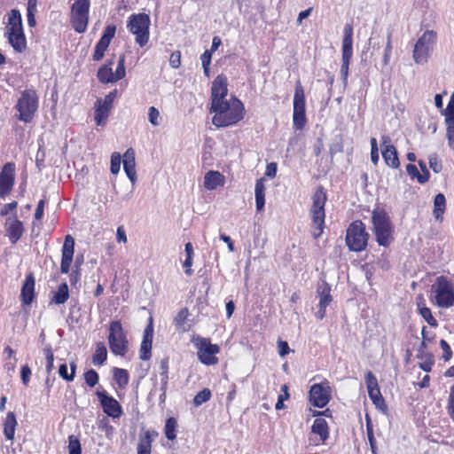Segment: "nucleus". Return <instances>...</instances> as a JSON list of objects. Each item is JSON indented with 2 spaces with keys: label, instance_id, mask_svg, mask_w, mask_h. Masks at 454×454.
Instances as JSON below:
<instances>
[{
  "label": "nucleus",
  "instance_id": "nucleus-7",
  "mask_svg": "<svg viewBox=\"0 0 454 454\" xmlns=\"http://www.w3.org/2000/svg\"><path fill=\"white\" fill-rule=\"evenodd\" d=\"M150 24V18L145 13L133 14L128 21V28L136 35V42L141 47L148 43Z\"/></svg>",
  "mask_w": 454,
  "mask_h": 454
},
{
  "label": "nucleus",
  "instance_id": "nucleus-59",
  "mask_svg": "<svg viewBox=\"0 0 454 454\" xmlns=\"http://www.w3.org/2000/svg\"><path fill=\"white\" fill-rule=\"evenodd\" d=\"M59 376H60L63 380H67V381H68V382H70V381H73V380H73V375H72L71 373H68V372H67V364H62L59 366Z\"/></svg>",
  "mask_w": 454,
  "mask_h": 454
},
{
  "label": "nucleus",
  "instance_id": "nucleus-5",
  "mask_svg": "<svg viewBox=\"0 0 454 454\" xmlns=\"http://www.w3.org/2000/svg\"><path fill=\"white\" fill-rule=\"evenodd\" d=\"M369 239L365 225L362 221H355L349 224L346 233V244L349 250L361 252L365 249Z\"/></svg>",
  "mask_w": 454,
  "mask_h": 454
},
{
  "label": "nucleus",
  "instance_id": "nucleus-37",
  "mask_svg": "<svg viewBox=\"0 0 454 454\" xmlns=\"http://www.w3.org/2000/svg\"><path fill=\"white\" fill-rule=\"evenodd\" d=\"M107 350L104 343L98 342L96 346V350L92 357V362L95 365H102L106 360Z\"/></svg>",
  "mask_w": 454,
  "mask_h": 454
},
{
  "label": "nucleus",
  "instance_id": "nucleus-64",
  "mask_svg": "<svg viewBox=\"0 0 454 454\" xmlns=\"http://www.w3.org/2000/svg\"><path fill=\"white\" fill-rule=\"evenodd\" d=\"M448 409L450 418L454 420V387L450 390Z\"/></svg>",
  "mask_w": 454,
  "mask_h": 454
},
{
  "label": "nucleus",
  "instance_id": "nucleus-40",
  "mask_svg": "<svg viewBox=\"0 0 454 454\" xmlns=\"http://www.w3.org/2000/svg\"><path fill=\"white\" fill-rule=\"evenodd\" d=\"M177 427L176 420L174 418H168L165 424V434L168 440H174L176 437V429Z\"/></svg>",
  "mask_w": 454,
  "mask_h": 454
},
{
  "label": "nucleus",
  "instance_id": "nucleus-6",
  "mask_svg": "<svg viewBox=\"0 0 454 454\" xmlns=\"http://www.w3.org/2000/svg\"><path fill=\"white\" fill-rule=\"evenodd\" d=\"M432 300L442 308H449L454 303L452 285L444 277H439L431 287Z\"/></svg>",
  "mask_w": 454,
  "mask_h": 454
},
{
  "label": "nucleus",
  "instance_id": "nucleus-55",
  "mask_svg": "<svg viewBox=\"0 0 454 454\" xmlns=\"http://www.w3.org/2000/svg\"><path fill=\"white\" fill-rule=\"evenodd\" d=\"M46 357V372L50 373L53 370L54 356L51 348H44Z\"/></svg>",
  "mask_w": 454,
  "mask_h": 454
},
{
  "label": "nucleus",
  "instance_id": "nucleus-61",
  "mask_svg": "<svg viewBox=\"0 0 454 454\" xmlns=\"http://www.w3.org/2000/svg\"><path fill=\"white\" fill-rule=\"evenodd\" d=\"M446 137L448 145L451 149H454V125H446Z\"/></svg>",
  "mask_w": 454,
  "mask_h": 454
},
{
  "label": "nucleus",
  "instance_id": "nucleus-41",
  "mask_svg": "<svg viewBox=\"0 0 454 454\" xmlns=\"http://www.w3.org/2000/svg\"><path fill=\"white\" fill-rule=\"evenodd\" d=\"M114 378L120 387H123L129 382V374L124 369L114 368Z\"/></svg>",
  "mask_w": 454,
  "mask_h": 454
},
{
  "label": "nucleus",
  "instance_id": "nucleus-13",
  "mask_svg": "<svg viewBox=\"0 0 454 454\" xmlns=\"http://www.w3.org/2000/svg\"><path fill=\"white\" fill-rule=\"evenodd\" d=\"M196 346L198 348V358L202 364L211 365L218 362V359L215 356L220 351L217 345L211 344L207 339L200 338L198 340Z\"/></svg>",
  "mask_w": 454,
  "mask_h": 454
},
{
  "label": "nucleus",
  "instance_id": "nucleus-28",
  "mask_svg": "<svg viewBox=\"0 0 454 454\" xmlns=\"http://www.w3.org/2000/svg\"><path fill=\"white\" fill-rule=\"evenodd\" d=\"M17 419L12 411H9L4 422V434L7 440L12 441L15 434Z\"/></svg>",
  "mask_w": 454,
  "mask_h": 454
},
{
  "label": "nucleus",
  "instance_id": "nucleus-30",
  "mask_svg": "<svg viewBox=\"0 0 454 454\" xmlns=\"http://www.w3.org/2000/svg\"><path fill=\"white\" fill-rule=\"evenodd\" d=\"M113 60H109V62L103 67H101L98 71V78L103 83H113L116 82V78L114 76V73L112 70L111 66L113 65Z\"/></svg>",
  "mask_w": 454,
  "mask_h": 454
},
{
  "label": "nucleus",
  "instance_id": "nucleus-11",
  "mask_svg": "<svg viewBox=\"0 0 454 454\" xmlns=\"http://www.w3.org/2000/svg\"><path fill=\"white\" fill-rule=\"evenodd\" d=\"M294 126L296 129H301L306 124L307 119L305 115V95L304 90L297 81L295 84V91L294 95Z\"/></svg>",
  "mask_w": 454,
  "mask_h": 454
},
{
  "label": "nucleus",
  "instance_id": "nucleus-26",
  "mask_svg": "<svg viewBox=\"0 0 454 454\" xmlns=\"http://www.w3.org/2000/svg\"><path fill=\"white\" fill-rule=\"evenodd\" d=\"M157 435L155 431H146L137 444V454H151L152 442Z\"/></svg>",
  "mask_w": 454,
  "mask_h": 454
},
{
  "label": "nucleus",
  "instance_id": "nucleus-36",
  "mask_svg": "<svg viewBox=\"0 0 454 454\" xmlns=\"http://www.w3.org/2000/svg\"><path fill=\"white\" fill-rule=\"evenodd\" d=\"M445 207H446V200H445V197L442 193H438L435 197H434V216L435 217V219H440L442 218V214L444 213L445 211Z\"/></svg>",
  "mask_w": 454,
  "mask_h": 454
},
{
  "label": "nucleus",
  "instance_id": "nucleus-33",
  "mask_svg": "<svg viewBox=\"0 0 454 454\" xmlns=\"http://www.w3.org/2000/svg\"><path fill=\"white\" fill-rule=\"evenodd\" d=\"M23 30L21 14L20 12L13 9L9 13L8 24L6 26V31H18Z\"/></svg>",
  "mask_w": 454,
  "mask_h": 454
},
{
  "label": "nucleus",
  "instance_id": "nucleus-48",
  "mask_svg": "<svg viewBox=\"0 0 454 454\" xmlns=\"http://www.w3.org/2000/svg\"><path fill=\"white\" fill-rule=\"evenodd\" d=\"M121 157L118 153H114L111 156V172L114 175H117L121 168Z\"/></svg>",
  "mask_w": 454,
  "mask_h": 454
},
{
  "label": "nucleus",
  "instance_id": "nucleus-44",
  "mask_svg": "<svg viewBox=\"0 0 454 454\" xmlns=\"http://www.w3.org/2000/svg\"><path fill=\"white\" fill-rule=\"evenodd\" d=\"M210 397L211 391L208 388H204L194 396L193 403L196 407L200 406L202 403L208 401Z\"/></svg>",
  "mask_w": 454,
  "mask_h": 454
},
{
  "label": "nucleus",
  "instance_id": "nucleus-16",
  "mask_svg": "<svg viewBox=\"0 0 454 454\" xmlns=\"http://www.w3.org/2000/svg\"><path fill=\"white\" fill-rule=\"evenodd\" d=\"M15 181V166L6 163L0 172V197L4 198L11 192Z\"/></svg>",
  "mask_w": 454,
  "mask_h": 454
},
{
  "label": "nucleus",
  "instance_id": "nucleus-47",
  "mask_svg": "<svg viewBox=\"0 0 454 454\" xmlns=\"http://www.w3.org/2000/svg\"><path fill=\"white\" fill-rule=\"evenodd\" d=\"M428 163H429L430 168L434 173H439L442 171V162L439 160L436 153H432L428 156Z\"/></svg>",
  "mask_w": 454,
  "mask_h": 454
},
{
  "label": "nucleus",
  "instance_id": "nucleus-32",
  "mask_svg": "<svg viewBox=\"0 0 454 454\" xmlns=\"http://www.w3.org/2000/svg\"><path fill=\"white\" fill-rule=\"evenodd\" d=\"M417 357L419 360V367L423 371L429 372L432 370V366L434 364L433 355L427 352V350H418Z\"/></svg>",
  "mask_w": 454,
  "mask_h": 454
},
{
  "label": "nucleus",
  "instance_id": "nucleus-58",
  "mask_svg": "<svg viewBox=\"0 0 454 454\" xmlns=\"http://www.w3.org/2000/svg\"><path fill=\"white\" fill-rule=\"evenodd\" d=\"M169 65L173 68H178L181 65V53L180 51H174L169 58Z\"/></svg>",
  "mask_w": 454,
  "mask_h": 454
},
{
  "label": "nucleus",
  "instance_id": "nucleus-54",
  "mask_svg": "<svg viewBox=\"0 0 454 454\" xmlns=\"http://www.w3.org/2000/svg\"><path fill=\"white\" fill-rule=\"evenodd\" d=\"M152 344L142 342L140 347L139 357L141 360L146 361L151 357Z\"/></svg>",
  "mask_w": 454,
  "mask_h": 454
},
{
  "label": "nucleus",
  "instance_id": "nucleus-29",
  "mask_svg": "<svg viewBox=\"0 0 454 454\" xmlns=\"http://www.w3.org/2000/svg\"><path fill=\"white\" fill-rule=\"evenodd\" d=\"M382 157L388 167L398 168L400 166L399 158L395 146L382 148Z\"/></svg>",
  "mask_w": 454,
  "mask_h": 454
},
{
  "label": "nucleus",
  "instance_id": "nucleus-52",
  "mask_svg": "<svg viewBox=\"0 0 454 454\" xmlns=\"http://www.w3.org/2000/svg\"><path fill=\"white\" fill-rule=\"evenodd\" d=\"M419 166L421 169L420 176H418V182L419 184H425L429 180L430 173L427 168L426 163L423 160H419Z\"/></svg>",
  "mask_w": 454,
  "mask_h": 454
},
{
  "label": "nucleus",
  "instance_id": "nucleus-34",
  "mask_svg": "<svg viewBox=\"0 0 454 454\" xmlns=\"http://www.w3.org/2000/svg\"><path fill=\"white\" fill-rule=\"evenodd\" d=\"M111 108L102 104V99H98L96 103L95 120L98 125L105 123L108 117Z\"/></svg>",
  "mask_w": 454,
  "mask_h": 454
},
{
  "label": "nucleus",
  "instance_id": "nucleus-46",
  "mask_svg": "<svg viewBox=\"0 0 454 454\" xmlns=\"http://www.w3.org/2000/svg\"><path fill=\"white\" fill-rule=\"evenodd\" d=\"M160 115L159 110L154 107L151 106L148 109V120L150 123L153 126H159L160 123Z\"/></svg>",
  "mask_w": 454,
  "mask_h": 454
},
{
  "label": "nucleus",
  "instance_id": "nucleus-51",
  "mask_svg": "<svg viewBox=\"0 0 454 454\" xmlns=\"http://www.w3.org/2000/svg\"><path fill=\"white\" fill-rule=\"evenodd\" d=\"M84 380L86 384L93 387L98 382V374L91 369L84 373Z\"/></svg>",
  "mask_w": 454,
  "mask_h": 454
},
{
  "label": "nucleus",
  "instance_id": "nucleus-24",
  "mask_svg": "<svg viewBox=\"0 0 454 454\" xmlns=\"http://www.w3.org/2000/svg\"><path fill=\"white\" fill-rule=\"evenodd\" d=\"M8 237L12 244L16 243L23 234L22 223L14 218L6 220Z\"/></svg>",
  "mask_w": 454,
  "mask_h": 454
},
{
  "label": "nucleus",
  "instance_id": "nucleus-42",
  "mask_svg": "<svg viewBox=\"0 0 454 454\" xmlns=\"http://www.w3.org/2000/svg\"><path fill=\"white\" fill-rule=\"evenodd\" d=\"M369 397L372 401V403L380 409H382L383 407H386L384 399L380 394V388L376 389H370L368 391Z\"/></svg>",
  "mask_w": 454,
  "mask_h": 454
},
{
  "label": "nucleus",
  "instance_id": "nucleus-20",
  "mask_svg": "<svg viewBox=\"0 0 454 454\" xmlns=\"http://www.w3.org/2000/svg\"><path fill=\"white\" fill-rule=\"evenodd\" d=\"M317 294L319 296V304L316 317L317 319L321 320L325 316V309L332 301L331 286L326 282H323L318 286Z\"/></svg>",
  "mask_w": 454,
  "mask_h": 454
},
{
  "label": "nucleus",
  "instance_id": "nucleus-39",
  "mask_svg": "<svg viewBox=\"0 0 454 454\" xmlns=\"http://www.w3.org/2000/svg\"><path fill=\"white\" fill-rule=\"evenodd\" d=\"M445 117L446 125H454V92L447 105V107L442 111Z\"/></svg>",
  "mask_w": 454,
  "mask_h": 454
},
{
  "label": "nucleus",
  "instance_id": "nucleus-12",
  "mask_svg": "<svg viewBox=\"0 0 454 454\" xmlns=\"http://www.w3.org/2000/svg\"><path fill=\"white\" fill-rule=\"evenodd\" d=\"M344 37L342 41V65L340 74L344 84L347 83L348 67L353 55V27L350 24L344 27Z\"/></svg>",
  "mask_w": 454,
  "mask_h": 454
},
{
  "label": "nucleus",
  "instance_id": "nucleus-38",
  "mask_svg": "<svg viewBox=\"0 0 454 454\" xmlns=\"http://www.w3.org/2000/svg\"><path fill=\"white\" fill-rule=\"evenodd\" d=\"M418 309L420 316L433 327L438 325L436 319L433 317L429 308L426 307L423 302H418Z\"/></svg>",
  "mask_w": 454,
  "mask_h": 454
},
{
  "label": "nucleus",
  "instance_id": "nucleus-4",
  "mask_svg": "<svg viewBox=\"0 0 454 454\" xmlns=\"http://www.w3.org/2000/svg\"><path fill=\"white\" fill-rule=\"evenodd\" d=\"M327 196L322 186H319L312 196V207L310 208V216L313 223L312 236L318 239L325 226V206Z\"/></svg>",
  "mask_w": 454,
  "mask_h": 454
},
{
  "label": "nucleus",
  "instance_id": "nucleus-57",
  "mask_svg": "<svg viewBox=\"0 0 454 454\" xmlns=\"http://www.w3.org/2000/svg\"><path fill=\"white\" fill-rule=\"evenodd\" d=\"M391 51H392L391 33H389L387 35V45L385 48L384 58H383V62L385 65H387L389 62Z\"/></svg>",
  "mask_w": 454,
  "mask_h": 454
},
{
  "label": "nucleus",
  "instance_id": "nucleus-19",
  "mask_svg": "<svg viewBox=\"0 0 454 454\" xmlns=\"http://www.w3.org/2000/svg\"><path fill=\"white\" fill-rule=\"evenodd\" d=\"M74 239L71 235H67L62 247V258L60 270L67 274L69 271L70 265L74 257Z\"/></svg>",
  "mask_w": 454,
  "mask_h": 454
},
{
  "label": "nucleus",
  "instance_id": "nucleus-43",
  "mask_svg": "<svg viewBox=\"0 0 454 454\" xmlns=\"http://www.w3.org/2000/svg\"><path fill=\"white\" fill-rule=\"evenodd\" d=\"M68 452L69 454H82L81 443L75 435L68 437Z\"/></svg>",
  "mask_w": 454,
  "mask_h": 454
},
{
  "label": "nucleus",
  "instance_id": "nucleus-1",
  "mask_svg": "<svg viewBox=\"0 0 454 454\" xmlns=\"http://www.w3.org/2000/svg\"><path fill=\"white\" fill-rule=\"evenodd\" d=\"M210 112L215 114L212 119L213 124L221 128L236 124L243 119L245 108L239 99L231 97L230 99L216 102L211 106Z\"/></svg>",
  "mask_w": 454,
  "mask_h": 454
},
{
  "label": "nucleus",
  "instance_id": "nucleus-53",
  "mask_svg": "<svg viewBox=\"0 0 454 454\" xmlns=\"http://www.w3.org/2000/svg\"><path fill=\"white\" fill-rule=\"evenodd\" d=\"M365 383H366L367 391H370V389L372 390V389L380 388L376 377L370 371L367 372L365 374Z\"/></svg>",
  "mask_w": 454,
  "mask_h": 454
},
{
  "label": "nucleus",
  "instance_id": "nucleus-49",
  "mask_svg": "<svg viewBox=\"0 0 454 454\" xmlns=\"http://www.w3.org/2000/svg\"><path fill=\"white\" fill-rule=\"evenodd\" d=\"M124 64H125V56H124V54H122L121 56H120L119 60H118L117 68H116L115 72H114V76L116 78V82L122 79L126 74Z\"/></svg>",
  "mask_w": 454,
  "mask_h": 454
},
{
  "label": "nucleus",
  "instance_id": "nucleus-3",
  "mask_svg": "<svg viewBox=\"0 0 454 454\" xmlns=\"http://www.w3.org/2000/svg\"><path fill=\"white\" fill-rule=\"evenodd\" d=\"M39 107V99L34 90H25L20 93L14 106L15 117L25 123L32 121Z\"/></svg>",
  "mask_w": 454,
  "mask_h": 454
},
{
  "label": "nucleus",
  "instance_id": "nucleus-35",
  "mask_svg": "<svg viewBox=\"0 0 454 454\" xmlns=\"http://www.w3.org/2000/svg\"><path fill=\"white\" fill-rule=\"evenodd\" d=\"M69 297L68 286L67 283H62L59 285L58 290L54 292L53 297L51 299V302L55 304H63L65 303Z\"/></svg>",
  "mask_w": 454,
  "mask_h": 454
},
{
  "label": "nucleus",
  "instance_id": "nucleus-27",
  "mask_svg": "<svg viewBox=\"0 0 454 454\" xmlns=\"http://www.w3.org/2000/svg\"><path fill=\"white\" fill-rule=\"evenodd\" d=\"M311 431L313 434L319 435L322 442H325L329 436L328 424L325 419L317 418L314 420Z\"/></svg>",
  "mask_w": 454,
  "mask_h": 454
},
{
  "label": "nucleus",
  "instance_id": "nucleus-21",
  "mask_svg": "<svg viewBox=\"0 0 454 454\" xmlns=\"http://www.w3.org/2000/svg\"><path fill=\"white\" fill-rule=\"evenodd\" d=\"M35 280L33 273H29L26 277V280L21 288V300L25 305H30L35 297Z\"/></svg>",
  "mask_w": 454,
  "mask_h": 454
},
{
  "label": "nucleus",
  "instance_id": "nucleus-2",
  "mask_svg": "<svg viewBox=\"0 0 454 454\" xmlns=\"http://www.w3.org/2000/svg\"><path fill=\"white\" fill-rule=\"evenodd\" d=\"M372 223L378 244L388 247L393 241V227L387 214L381 208H375L372 213Z\"/></svg>",
  "mask_w": 454,
  "mask_h": 454
},
{
  "label": "nucleus",
  "instance_id": "nucleus-62",
  "mask_svg": "<svg viewBox=\"0 0 454 454\" xmlns=\"http://www.w3.org/2000/svg\"><path fill=\"white\" fill-rule=\"evenodd\" d=\"M440 346H441L442 349L444 352V355H443L444 360L445 361L449 360L450 357L451 356L450 347L449 346V344L444 340H441Z\"/></svg>",
  "mask_w": 454,
  "mask_h": 454
},
{
  "label": "nucleus",
  "instance_id": "nucleus-50",
  "mask_svg": "<svg viewBox=\"0 0 454 454\" xmlns=\"http://www.w3.org/2000/svg\"><path fill=\"white\" fill-rule=\"evenodd\" d=\"M366 431H367L368 441H369V443H370V446H371V450H372V454H378L377 453L376 440H375L374 435H373L372 426V424L370 423L369 420L367 421Z\"/></svg>",
  "mask_w": 454,
  "mask_h": 454
},
{
  "label": "nucleus",
  "instance_id": "nucleus-63",
  "mask_svg": "<svg viewBox=\"0 0 454 454\" xmlns=\"http://www.w3.org/2000/svg\"><path fill=\"white\" fill-rule=\"evenodd\" d=\"M406 171L412 179L416 178L418 180V176H420V173L419 172L417 167L413 164H408L406 166Z\"/></svg>",
  "mask_w": 454,
  "mask_h": 454
},
{
  "label": "nucleus",
  "instance_id": "nucleus-17",
  "mask_svg": "<svg viewBox=\"0 0 454 454\" xmlns=\"http://www.w3.org/2000/svg\"><path fill=\"white\" fill-rule=\"evenodd\" d=\"M115 31L116 27L114 25H108L105 28L103 35L95 46L94 54L92 56L93 60L99 61L103 59L105 52L110 44L111 40L114 38L115 35Z\"/></svg>",
  "mask_w": 454,
  "mask_h": 454
},
{
  "label": "nucleus",
  "instance_id": "nucleus-14",
  "mask_svg": "<svg viewBox=\"0 0 454 454\" xmlns=\"http://www.w3.org/2000/svg\"><path fill=\"white\" fill-rule=\"evenodd\" d=\"M331 388L328 382L314 384L309 390V401L312 405L323 408L330 401Z\"/></svg>",
  "mask_w": 454,
  "mask_h": 454
},
{
  "label": "nucleus",
  "instance_id": "nucleus-31",
  "mask_svg": "<svg viewBox=\"0 0 454 454\" xmlns=\"http://www.w3.org/2000/svg\"><path fill=\"white\" fill-rule=\"evenodd\" d=\"M265 186L263 184V179H258L255 183L254 187V195H255V205H256V210L261 211L262 210L264 205H265Z\"/></svg>",
  "mask_w": 454,
  "mask_h": 454
},
{
  "label": "nucleus",
  "instance_id": "nucleus-45",
  "mask_svg": "<svg viewBox=\"0 0 454 454\" xmlns=\"http://www.w3.org/2000/svg\"><path fill=\"white\" fill-rule=\"evenodd\" d=\"M160 403H163L166 400V393H167L168 383V375H165L164 373H160Z\"/></svg>",
  "mask_w": 454,
  "mask_h": 454
},
{
  "label": "nucleus",
  "instance_id": "nucleus-22",
  "mask_svg": "<svg viewBox=\"0 0 454 454\" xmlns=\"http://www.w3.org/2000/svg\"><path fill=\"white\" fill-rule=\"evenodd\" d=\"M135 168V151L132 148H129L125 152L123 155V168L128 177L133 184L137 178Z\"/></svg>",
  "mask_w": 454,
  "mask_h": 454
},
{
  "label": "nucleus",
  "instance_id": "nucleus-25",
  "mask_svg": "<svg viewBox=\"0 0 454 454\" xmlns=\"http://www.w3.org/2000/svg\"><path fill=\"white\" fill-rule=\"evenodd\" d=\"M10 44L19 52L26 49V38L23 30L5 31Z\"/></svg>",
  "mask_w": 454,
  "mask_h": 454
},
{
  "label": "nucleus",
  "instance_id": "nucleus-23",
  "mask_svg": "<svg viewBox=\"0 0 454 454\" xmlns=\"http://www.w3.org/2000/svg\"><path fill=\"white\" fill-rule=\"evenodd\" d=\"M224 184V176L218 171L210 170L204 176L203 185L208 191L215 190Z\"/></svg>",
  "mask_w": 454,
  "mask_h": 454
},
{
  "label": "nucleus",
  "instance_id": "nucleus-18",
  "mask_svg": "<svg viewBox=\"0 0 454 454\" xmlns=\"http://www.w3.org/2000/svg\"><path fill=\"white\" fill-rule=\"evenodd\" d=\"M228 94L227 78L223 75H217L212 82L211 87V106L223 100H227Z\"/></svg>",
  "mask_w": 454,
  "mask_h": 454
},
{
  "label": "nucleus",
  "instance_id": "nucleus-15",
  "mask_svg": "<svg viewBox=\"0 0 454 454\" xmlns=\"http://www.w3.org/2000/svg\"><path fill=\"white\" fill-rule=\"evenodd\" d=\"M105 413L114 419H118L122 414V408L119 402L109 395L105 390L96 393Z\"/></svg>",
  "mask_w": 454,
  "mask_h": 454
},
{
  "label": "nucleus",
  "instance_id": "nucleus-60",
  "mask_svg": "<svg viewBox=\"0 0 454 454\" xmlns=\"http://www.w3.org/2000/svg\"><path fill=\"white\" fill-rule=\"evenodd\" d=\"M21 380L24 385H27L30 380L31 370L27 364L23 365L20 372Z\"/></svg>",
  "mask_w": 454,
  "mask_h": 454
},
{
  "label": "nucleus",
  "instance_id": "nucleus-56",
  "mask_svg": "<svg viewBox=\"0 0 454 454\" xmlns=\"http://www.w3.org/2000/svg\"><path fill=\"white\" fill-rule=\"evenodd\" d=\"M153 337V325L151 322L145 329L142 342H146V343L152 344Z\"/></svg>",
  "mask_w": 454,
  "mask_h": 454
},
{
  "label": "nucleus",
  "instance_id": "nucleus-9",
  "mask_svg": "<svg viewBox=\"0 0 454 454\" xmlns=\"http://www.w3.org/2000/svg\"><path fill=\"white\" fill-rule=\"evenodd\" d=\"M108 342L110 349L114 355L123 356L127 353L128 340L119 321L110 324Z\"/></svg>",
  "mask_w": 454,
  "mask_h": 454
},
{
  "label": "nucleus",
  "instance_id": "nucleus-8",
  "mask_svg": "<svg viewBox=\"0 0 454 454\" xmlns=\"http://www.w3.org/2000/svg\"><path fill=\"white\" fill-rule=\"evenodd\" d=\"M436 35L434 31H426L417 41L413 50V59L417 64H426L434 50Z\"/></svg>",
  "mask_w": 454,
  "mask_h": 454
},
{
  "label": "nucleus",
  "instance_id": "nucleus-10",
  "mask_svg": "<svg viewBox=\"0 0 454 454\" xmlns=\"http://www.w3.org/2000/svg\"><path fill=\"white\" fill-rule=\"evenodd\" d=\"M90 1L75 0L71 7V23L77 33L86 31L89 21Z\"/></svg>",
  "mask_w": 454,
  "mask_h": 454
}]
</instances>
